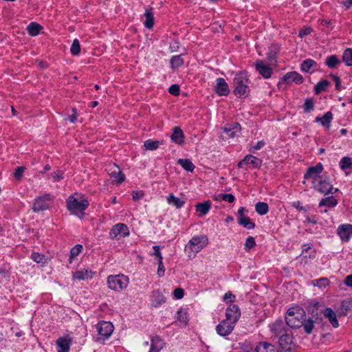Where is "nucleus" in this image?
<instances>
[{
	"label": "nucleus",
	"mask_w": 352,
	"mask_h": 352,
	"mask_svg": "<svg viewBox=\"0 0 352 352\" xmlns=\"http://www.w3.org/2000/svg\"><path fill=\"white\" fill-rule=\"evenodd\" d=\"M305 312L300 307L290 308L287 311V316L285 318L287 325L292 328H300L305 322Z\"/></svg>",
	"instance_id": "f257e3e1"
},
{
	"label": "nucleus",
	"mask_w": 352,
	"mask_h": 352,
	"mask_svg": "<svg viewBox=\"0 0 352 352\" xmlns=\"http://www.w3.org/2000/svg\"><path fill=\"white\" fill-rule=\"evenodd\" d=\"M89 206V201L87 199L78 200L74 196H69L67 200V208L73 214L81 218L84 211Z\"/></svg>",
	"instance_id": "f03ea898"
},
{
	"label": "nucleus",
	"mask_w": 352,
	"mask_h": 352,
	"mask_svg": "<svg viewBox=\"0 0 352 352\" xmlns=\"http://www.w3.org/2000/svg\"><path fill=\"white\" fill-rule=\"evenodd\" d=\"M248 83V79L245 73L240 72L236 75L233 84L234 87V93L237 97L247 96L249 91Z\"/></svg>",
	"instance_id": "7ed1b4c3"
},
{
	"label": "nucleus",
	"mask_w": 352,
	"mask_h": 352,
	"mask_svg": "<svg viewBox=\"0 0 352 352\" xmlns=\"http://www.w3.org/2000/svg\"><path fill=\"white\" fill-rule=\"evenodd\" d=\"M208 243V239L205 235L193 237L186 245V251L190 254L189 256H191V253H193V256H195V254L203 248L206 246Z\"/></svg>",
	"instance_id": "20e7f679"
},
{
	"label": "nucleus",
	"mask_w": 352,
	"mask_h": 352,
	"mask_svg": "<svg viewBox=\"0 0 352 352\" xmlns=\"http://www.w3.org/2000/svg\"><path fill=\"white\" fill-rule=\"evenodd\" d=\"M109 287L116 291L126 288L129 284V278L124 275L109 276L107 278Z\"/></svg>",
	"instance_id": "39448f33"
},
{
	"label": "nucleus",
	"mask_w": 352,
	"mask_h": 352,
	"mask_svg": "<svg viewBox=\"0 0 352 352\" xmlns=\"http://www.w3.org/2000/svg\"><path fill=\"white\" fill-rule=\"evenodd\" d=\"M316 182H314V188L321 193L327 195L329 193H333L332 191L333 188V186L329 182V178L326 176H319L316 179ZM338 189L336 188L334 192H338Z\"/></svg>",
	"instance_id": "423d86ee"
},
{
	"label": "nucleus",
	"mask_w": 352,
	"mask_h": 352,
	"mask_svg": "<svg viewBox=\"0 0 352 352\" xmlns=\"http://www.w3.org/2000/svg\"><path fill=\"white\" fill-rule=\"evenodd\" d=\"M303 82V78L302 75L297 73L296 72H291L287 73L279 81L278 87L281 88L282 85L285 83L290 84L291 82H295L296 84H301Z\"/></svg>",
	"instance_id": "0eeeda50"
},
{
	"label": "nucleus",
	"mask_w": 352,
	"mask_h": 352,
	"mask_svg": "<svg viewBox=\"0 0 352 352\" xmlns=\"http://www.w3.org/2000/svg\"><path fill=\"white\" fill-rule=\"evenodd\" d=\"M241 316V311L236 305H231L226 309V321L229 322L232 324H236V322Z\"/></svg>",
	"instance_id": "6e6552de"
},
{
	"label": "nucleus",
	"mask_w": 352,
	"mask_h": 352,
	"mask_svg": "<svg viewBox=\"0 0 352 352\" xmlns=\"http://www.w3.org/2000/svg\"><path fill=\"white\" fill-rule=\"evenodd\" d=\"M129 234L127 226L124 223H118L113 226L109 232L110 237L113 239L125 237Z\"/></svg>",
	"instance_id": "1a4fd4ad"
},
{
	"label": "nucleus",
	"mask_w": 352,
	"mask_h": 352,
	"mask_svg": "<svg viewBox=\"0 0 352 352\" xmlns=\"http://www.w3.org/2000/svg\"><path fill=\"white\" fill-rule=\"evenodd\" d=\"M50 200V195H44L36 198L33 204L32 210L34 212H40L50 208L47 201Z\"/></svg>",
	"instance_id": "9d476101"
},
{
	"label": "nucleus",
	"mask_w": 352,
	"mask_h": 352,
	"mask_svg": "<svg viewBox=\"0 0 352 352\" xmlns=\"http://www.w3.org/2000/svg\"><path fill=\"white\" fill-rule=\"evenodd\" d=\"M270 330L274 336L276 338L280 337L282 335L289 331L287 324L282 320H276L270 325Z\"/></svg>",
	"instance_id": "9b49d317"
},
{
	"label": "nucleus",
	"mask_w": 352,
	"mask_h": 352,
	"mask_svg": "<svg viewBox=\"0 0 352 352\" xmlns=\"http://www.w3.org/2000/svg\"><path fill=\"white\" fill-rule=\"evenodd\" d=\"M97 330L99 335L108 338L113 331V325L111 322L102 321L97 324Z\"/></svg>",
	"instance_id": "f8f14e48"
},
{
	"label": "nucleus",
	"mask_w": 352,
	"mask_h": 352,
	"mask_svg": "<svg viewBox=\"0 0 352 352\" xmlns=\"http://www.w3.org/2000/svg\"><path fill=\"white\" fill-rule=\"evenodd\" d=\"M255 67L256 71L265 78H269L272 74V68L271 66L267 65L263 60H257L255 62Z\"/></svg>",
	"instance_id": "ddd939ff"
},
{
	"label": "nucleus",
	"mask_w": 352,
	"mask_h": 352,
	"mask_svg": "<svg viewBox=\"0 0 352 352\" xmlns=\"http://www.w3.org/2000/svg\"><path fill=\"white\" fill-rule=\"evenodd\" d=\"M234 325L223 320L216 327L217 332L221 336L229 335L233 330Z\"/></svg>",
	"instance_id": "4468645a"
},
{
	"label": "nucleus",
	"mask_w": 352,
	"mask_h": 352,
	"mask_svg": "<svg viewBox=\"0 0 352 352\" xmlns=\"http://www.w3.org/2000/svg\"><path fill=\"white\" fill-rule=\"evenodd\" d=\"M338 316H349L352 318V298H347L342 301Z\"/></svg>",
	"instance_id": "2eb2a0df"
},
{
	"label": "nucleus",
	"mask_w": 352,
	"mask_h": 352,
	"mask_svg": "<svg viewBox=\"0 0 352 352\" xmlns=\"http://www.w3.org/2000/svg\"><path fill=\"white\" fill-rule=\"evenodd\" d=\"M322 170H323L322 164L321 163H318L316 166L309 167L307 169V171L304 176V178L307 179L312 178V179H314V182H317L316 179L319 177V176H318V175L321 173L322 172Z\"/></svg>",
	"instance_id": "dca6fc26"
},
{
	"label": "nucleus",
	"mask_w": 352,
	"mask_h": 352,
	"mask_svg": "<svg viewBox=\"0 0 352 352\" xmlns=\"http://www.w3.org/2000/svg\"><path fill=\"white\" fill-rule=\"evenodd\" d=\"M278 343L283 349L285 351L291 350V346L293 344V338L289 331L278 338Z\"/></svg>",
	"instance_id": "f3484780"
},
{
	"label": "nucleus",
	"mask_w": 352,
	"mask_h": 352,
	"mask_svg": "<svg viewBox=\"0 0 352 352\" xmlns=\"http://www.w3.org/2000/svg\"><path fill=\"white\" fill-rule=\"evenodd\" d=\"M215 91L219 96H228L230 93L228 85L226 80L222 78L217 79V85L215 86Z\"/></svg>",
	"instance_id": "a211bd4d"
},
{
	"label": "nucleus",
	"mask_w": 352,
	"mask_h": 352,
	"mask_svg": "<svg viewBox=\"0 0 352 352\" xmlns=\"http://www.w3.org/2000/svg\"><path fill=\"white\" fill-rule=\"evenodd\" d=\"M338 234L344 241H348L352 235V225L346 224L340 226L338 229Z\"/></svg>",
	"instance_id": "6ab92c4d"
},
{
	"label": "nucleus",
	"mask_w": 352,
	"mask_h": 352,
	"mask_svg": "<svg viewBox=\"0 0 352 352\" xmlns=\"http://www.w3.org/2000/svg\"><path fill=\"white\" fill-rule=\"evenodd\" d=\"M173 130V133L170 136L171 140L178 144H183L184 135L182 129L179 126H175Z\"/></svg>",
	"instance_id": "aec40b11"
},
{
	"label": "nucleus",
	"mask_w": 352,
	"mask_h": 352,
	"mask_svg": "<svg viewBox=\"0 0 352 352\" xmlns=\"http://www.w3.org/2000/svg\"><path fill=\"white\" fill-rule=\"evenodd\" d=\"M323 314L325 318H328L333 327H338L339 322L336 318V315L331 308H326L323 311Z\"/></svg>",
	"instance_id": "412c9836"
},
{
	"label": "nucleus",
	"mask_w": 352,
	"mask_h": 352,
	"mask_svg": "<svg viewBox=\"0 0 352 352\" xmlns=\"http://www.w3.org/2000/svg\"><path fill=\"white\" fill-rule=\"evenodd\" d=\"M152 306L157 307L160 305L164 303L165 302V298L163 294L159 291H154L152 293Z\"/></svg>",
	"instance_id": "4be33fe9"
},
{
	"label": "nucleus",
	"mask_w": 352,
	"mask_h": 352,
	"mask_svg": "<svg viewBox=\"0 0 352 352\" xmlns=\"http://www.w3.org/2000/svg\"><path fill=\"white\" fill-rule=\"evenodd\" d=\"M152 10V8L151 9H146L144 13L146 20L144 25L148 29H152L154 25V15Z\"/></svg>",
	"instance_id": "5701e85b"
},
{
	"label": "nucleus",
	"mask_w": 352,
	"mask_h": 352,
	"mask_svg": "<svg viewBox=\"0 0 352 352\" xmlns=\"http://www.w3.org/2000/svg\"><path fill=\"white\" fill-rule=\"evenodd\" d=\"M164 346L162 340L159 336L153 337L151 339V349L149 352H159Z\"/></svg>",
	"instance_id": "b1692460"
},
{
	"label": "nucleus",
	"mask_w": 352,
	"mask_h": 352,
	"mask_svg": "<svg viewBox=\"0 0 352 352\" xmlns=\"http://www.w3.org/2000/svg\"><path fill=\"white\" fill-rule=\"evenodd\" d=\"M196 211L200 212V216L206 215L211 208V203L210 201H206L202 203H198L196 206Z\"/></svg>",
	"instance_id": "393cba45"
},
{
	"label": "nucleus",
	"mask_w": 352,
	"mask_h": 352,
	"mask_svg": "<svg viewBox=\"0 0 352 352\" xmlns=\"http://www.w3.org/2000/svg\"><path fill=\"white\" fill-rule=\"evenodd\" d=\"M333 119V114L331 111L327 112L322 118L317 117L316 118V122H320L322 126H325L327 129H329L330 123Z\"/></svg>",
	"instance_id": "a878e982"
},
{
	"label": "nucleus",
	"mask_w": 352,
	"mask_h": 352,
	"mask_svg": "<svg viewBox=\"0 0 352 352\" xmlns=\"http://www.w3.org/2000/svg\"><path fill=\"white\" fill-rule=\"evenodd\" d=\"M257 352H276L275 347L266 342H261L256 348Z\"/></svg>",
	"instance_id": "bb28decb"
},
{
	"label": "nucleus",
	"mask_w": 352,
	"mask_h": 352,
	"mask_svg": "<svg viewBox=\"0 0 352 352\" xmlns=\"http://www.w3.org/2000/svg\"><path fill=\"white\" fill-rule=\"evenodd\" d=\"M56 344L59 348L58 352H68L69 350V340L66 338H58Z\"/></svg>",
	"instance_id": "cd10ccee"
},
{
	"label": "nucleus",
	"mask_w": 352,
	"mask_h": 352,
	"mask_svg": "<svg viewBox=\"0 0 352 352\" xmlns=\"http://www.w3.org/2000/svg\"><path fill=\"white\" fill-rule=\"evenodd\" d=\"M42 28V26L38 23L32 22L28 25L27 30L30 35L34 36L39 34V32Z\"/></svg>",
	"instance_id": "c85d7f7f"
},
{
	"label": "nucleus",
	"mask_w": 352,
	"mask_h": 352,
	"mask_svg": "<svg viewBox=\"0 0 352 352\" xmlns=\"http://www.w3.org/2000/svg\"><path fill=\"white\" fill-rule=\"evenodd\" d=\"M245 160H246V164H250L254 168H258L262 165V160L252 155L245 156Z\"/></svg>",
	"instance_id": "c756f323"
},
{
	"label": "nucleus",
	"mask_w": 352,
	"mask_h": 352,
	"mask_svg": "<svg viewBox=\"0 0 352 352\" xmlns=\"http://www.w3.org/2000/svg\"><path fill=\"white\" fill-rule=\"evenodd\" d=\"M177 163L180 164L184 170L190 172H192L195 167L192 162L188 159H179Z\"/></svg>",
	"instance_id": "7c9ffc66"
},
{
	"label": "nucleus",
	"mask_w": 352,
	"mask_h": 352,
	"mask_svg": "<svg viewBox=\"0 0 352 352\" xmlns=\"http://www.w3.org/2000/svg\"><path fill=\"white\" fill-rule=\"evenodd\" d=\"M167 201L169 204L174 205L177 208H180L184 204V201L179 198L175 197L173 194H170L167 197Z\"/></svg>",
	"instance_id": "2f4dec72"
},
{
	"label": "nucleus",
	"mask_w": 352,
	"mask_h": 352,
	"mask_svg": "<svg viewBox=\"0 0 352 352\" xmlns=\"http://www.w3.org/2000/svg\"><path fill=\"white\" fill-rule=\"evenodd\" d=\"M340 63V60L336 55L329 56L326 60V65L331 69L336 68Z\"/></svg>",
	"instance_id": "473e14b6"
},
{
	"label": "nucleus",
	"mask_w": 352,
	"mask_h": 352,
	"mask_svg": "<svg viewBox=\"0 0 352 352\" xmlns=\"http://www.w3.org/2000/svg\"><path fill=\"white\" fill-rule=\"evenodd\" d=\"M239 223L244 228L251 230L254 228L255 223L250 219L249 217H245L238 219Z\"/></svg>",
	"instance_id": "72a5a7b5"
},
{
	"label": "nucleus",
	"mask_w": 352,
	"mask_h": 352,
	"mask_svg": "<svg viewBox=\"0 0 352 352\" xmlns=\"http://www.w3.org/2000/svg\"><path fill=\"white\" fill-rule=\"evenodd\" d=\"M337 204H338V201L333 196H331V197L322 199L319 204V206L321 207L322 206H326L328 207H334Z\"/></svg>",
	"instance_id": "f704fd0d"
},
{
	"label": "nucleus",
	"mask_w": 352,
	"mask_h": 352,
	"mask_svg": "<svg viewBox=\"0 0 352 352\" xmlns=\"http://www.w3.org/2000/svg\"><path fill=\"white\" fill-rule=\"evenodd\" d=\"M318 318H316L314 320L313 318H309L307 320H305V322H303L302 326L304 327L305 331L310 334L314 329V324L317 322Z\"/></svg>",
	"instance_id": "c9c22d12"
},
{
	"label": "nucleus",
	"mask_w": 352,
	"mask_h": 352,
	"mask_svg": "<svg viewBox=\"0 0 352 352\" xmlns=\"http://www.w3.org/2000/svg\"><path fill=\"white\" fill-rule=\"evenodd\" d=\"M91 272L88 270H78L73 273V278L77 280H85L91 277L89 275Z\"/></svg>",
	"instance_id": "e433bc0d"
},
{
	"label": "nucleus",
	"mask_w": 352,
	"mask_h": 352,
	"mask_svg": "<svg viewBox=\"0 0 352 352\" xmlns=\"http://www.w3.org/2000/svg\"><path fill=\"white\" fill-rule=\"evenodd\" d=\"M278 52H279V47L276 45H272L270 47L269 52L267 53V60L270 62L272 60H275Z\"/></svg>",
	"instance_id": "4c0bfd02"
},
{
	"label": "nucleus",
	"mask_w": 352,
	"mask_h": 352,
	"mask_svg": "<svg viewBox=\"0 0 352 352\" xmlns=\"http://www.w3.org/2000/svg\"><path fill=\"white\" fill-rule=\"evenodd\" d=\"M342 60L347 66H352V48H347L344 51Z\"/></svg>",
	"instance_id": "58836bf2"
},
{
	"label": "nucleus",
	"mask_w": 352,
	"mask_h": 352,
	"mask_svg": "<svg viewBox=\"0 0 352 352\" xmlns=\"http://www.w3.org/2000/svg\"><path fill=\"white\" fill-rule=\"evenodd\" d=\"M256 211L261 215H264L267 213L269 207L265 202H258L255 206Z\"/></svg>",
	"instance_id": "ea45409f"
},
{
	"label": "nucleus",
	"mask_w": 352,
	"mask_h": 352,
	"mask_svg": "<svg viewBox=\"0 0 352 352\" xmlns=\"http://www.w3.org/2000/svg\"><path fill=\"white\" fill-rule=\"evenodd\" d=\"M172 69H177L184 64V60L182 58V55L173 56L170 60Z\"/></svg>",
	"instance_id": "a19ab883"
},
{
	"label": "nucleus",
	"mask_w": 352,
	"mask_h": 352,
	"mask_svg": "<svg viewBox=\"0 0 352 352\" xmlns=\"http://www.w3.org/2000/svg\"><path fill=\"white\" fill-rule=\"evenodd\" d=\"M160 142L158 140H148L144 142V146L146 150L153 151L157 149L160 146Z\"/></svg>",
	"instance_id": "79ce46f5"
},
{
	"label": "nucleus",
	"mask_w": 352,
	"mask_h": 352,
	"mask_svg": "<svg viewBox=\"0 0 352 352\" xmlns=\"http://www.w3.org/2000/svg\"><path fill=\"white\" fill-rule=\"evenodd\" d=\"M329 85L330 82L328 80H324L320 81L315 87L316 94H318L322 91H324Z\"/></svg>",
	"instance_id": "37998d69"
},
{
	"label": "nucleus",
	"mask_w": 352,
	"mask_h": 352,
	"mask_svg": "<svg viewBox=\"0 0 352 352\" xmlns=\"http://www.w3.org/2000/svg\"><path fill=\"white\" fill-rule=\"evenodd\" d=\"M314 65H316V63L314 60L307 59L302 62L300 68L302 71L309 72L310 69Z\"/></svg>",
	"instance_id": "c03bdc74"
},
{
	"label": "nucleus",
	"mask_w": 352,
	"mask_h": 352,
	"mask_svg": "<svg viewBox=\"0 0 352 352\" xmlns=\"http://www.w3.org/2000/svg\"><path fill=\"white\" fill-rule=\"evenodd\" d=\"M71 53L74 55H78L80 52V45L79 41L76 38L74 40L73 43L70 48Z\"/></svg>",
	"instance_id": "a18cd8bd"
},
{
	"label": "nucleus",
	"mask_w": 352,
	"mask_h": 352,
	"mask_svg": "<svg viewBox=\"0 0 352 352\" xmlns=\"http://www.w3.org/2000/svg\"><path fill=\"white\" fill-rule=\"evenodd\" d=\"M351 159L348 157H343L340 162V166L342 170L350 168L351 167Z\"/></svg>",
	"instance_id": "49530a36"
},
{
	"label": "nucleus",
	"mask_w": 352,
	"mask_h": 352,
	"mask_svg": "<svg viewBox=\"0 0 352 352\" xmlns=\"http://www.w3.org/2000/svg\"><path fill=\"white\" fill-rule=\"evenodd\" d=\"M256 246V241L253 236H249L247 238L245 243V250L248 252Z\"/></svg>",
	"instance_id": "de8ad7c7"
},
{
	"label": "nucleus",
	"mask_w": 352,
	"mask_h": 352,
	"mask_svg": "<svg viewBox=\"0 0 352 352\" xmlns=\"http://www.w3.org/2000/svg\"><path fill=\"white\" fill-rule=\"evenodd\" d=\"M31 258L37 263H41L45 262V256L43 254H41L38 252H34L31 255Z\"/></svg>",
	"instance_id": "09e8293b"
},
{
	"label": "nucleus",
	"mask_w": 352,
	"mask_h": 352,
	"mask_svg": "<svg viewBox=\"0 0 352 352\" xmlns=\"http://www.w3.org/2000/svg\"><path fill=\"white\" fill-rule=\"evenodd\" d=\"M177 318L179 321L187 324V313L183 309H180L177 313Z\"/></svg>",
	"instance_id": "8fccbe9b"
},
{
	"label": "nucleus",
	"mask_w": 352,
	"mask_h": 352,
	"mask_svg": "<svg viewBox=\"0 0 352 352\" xmlns=\"http://www.w3.org/2000/svg\"><path fill=\"white\" fill-rule=\"evenodd\" d=\"M313 284L319 287H326L329 284V280L327 278H321L313 281Z\"/></svg>",
	"instance_id": "3c124183"
},
{
	"label": "nucleus",
	"mask_w": 352,
	"mask_h": 352,
	"mask_svg": "<svg viewBox=\"0 0 352 352\" xmlns=\"http://www.w3.org/2000/svg\"><path fill=\"white\" fill-rule=\"evenodd\" d=\"M82 249V246L81 245H76L74 248H72L70 251V260H72L73 258L77 256L79 253L81 252ZM72 261H70V263Z\"/></svg>",
	"instance_id": "603ef678"
},
{
	"label": "nucleus",
	"mask_w": 352,
	"mask_h": 352,
	"mask_svg": "<svg viewBox=\"0 0 352 352\" xmlns=\"http://www.w3.org/2000/svg\"><path fill=\"white\" fill-rule=\"evenodd\" d=\"M318 307H319V304L318 302H316L314 305H310L309 306L308 309H307V311L309 314H311L312 315V317L311 318H313L314 320L316 318H318V312H316L315 314V311H318Z\"/></svg>",
	"instance_id": "864d4df0"
},
{
	"label": "nucleus",
	"mask_w": 352,
	"mask_h": 352,
	"mask_svg": "<svg viewBox=\"0 0 352 352\" xmlns=\"http://www.w3.org/2000/svg\"><path fill=\"white\" fill-rule=\"evenodd\" d=\"M314 101L311 98H307L305 100L304 104V109L306 113L310 112L314 109Z\"/></svg>",
	"instance_id": "5fc2aeb1"
},
{
	"label": "nucleus",
	"mask_w": 352,
	"mask_h": 352,
	"mask_svg": "<svg viewBox=\"0 0 352 352\" xmlns=\"http://www.w3.org/2000/svg\"><path fill=\"white\" fill-rule=\"evenodd\" d=\"M111 177L113 178V180H116L119 184H121L124 180V175L121 171L118 173L113 172L111 173Z\"/></svg>",
	"instance_id": "6e6d98bb"
},
{
	"label": "nucleus",
	"mask_w": 352,
	"mask_h": 352,
	"mask_svg": "<svg viewBox=\"0 0 352 352\" xmlns=\"http://www.w3.org/2000/svg\"><path fill=\"white\" fill-rule=\"evenodd\" d=\"M25 170V166H19L18 168H16V169L14 173V177L17 180H20L21 179V177H23Z\"/></svg>",
	"instance_id": "4d7b16f0"
},
{
	"label": "nucleus",
	"mask_w": 352,
	"mask_h": 352,
	"mask_svg": "<svg viewBox=\"0 0 352 352\" xmlns=\"http://www.w3.org/2000/svg\"><path fill=\"white\" fill-rule=\"evenodd\" d=\"M168 91L173 96H179L180 93L179 86L178 85H173L170 87Z\"/></svg>",
	"instance_id": "13d9d810"
},
{
	"label": "nucleus",
	"mask_w": 352,
	"mask_h": 352,
	"mask_svg": "<svg viewBox=\"0 0 352 352\" xmlns=\"http://www.w3.org/2000/svg\"><path fill=\"white\" fill-rule=\"evenodd\" d=\"M219 196L221 197L223 201H228L229 203L234 202L235 199L234 196L232 194H221Z\"/></svg>",
	"instance_id": "bf43d9fd"
},
{
	"label": "nucleus",
	"mask_w": 352,
	"mask_h": 352,
	"mask_svg": "<svg viewBox=\"0 0 352 352\" xmlns=\"http://www.w3.org/2000/svg\"><path fill=\"white\" fill-rule=\"evenodd\" d=\"M240 130H241V126L239 123H235L234 124V126H226L223 129V131L226 133H229L231 131H234L236 132L237 131H240Z\"/></svg>",
	"instance_id": "052dcab7"
},
{
	"label": "nucleus",
	"mask_w": 352,
	"mask_h": 352,
	"mask_svg": "<svg viewBox=\"0 0 352 352\" xmlns=\"http://www.w3.org/2000/svg\"><path fill=\"white\" fill-rule=\"evenodd\" d=\"M131 195L134 201H138L144 197V193L142 190H137L133 191Z\"/></svg>",
	"instance_id": "680f3d73"
},
{
	"label": "nucleus",
	"mask_w": 352,
	"mask_h": 352,
	"mask_svg": "<svg viewBox=\"0 0 352 352\" xmlns=\"http://www.w3.org/2000/svg\"><path fill=\"white\" fill-rule=\"evenodd\" d=\"M174 296L177 299H181L184 297V291L182 288H176L173 292Z\"/></svg>",
	"instance_id": "e2e57ef3"
},
{
	"label": "nucleus",
	"mask_w": 352,
	"mask_h": 352,
	"mask_svg": "<svg viewBox=\"0 0 352 352\" xmlns=\"http://www.w3.org/2000/svg\"><path fill=\"white\" fill-rule=\"evenodd\" d=\"M52 176L55 181H60V179H63V172L58 170L52 173Z\"/></svg>",
	"instance_id": "0e129e2a"
},
{
	"label": "nucleus",
	"mask_w": 352,
	"mask_h": 352,
	"mask_svg": "<svg viewBox=\"0 0 352 352\" xmlns=\"http://www.w3.org/2000/svg\"><path fill=\"white\" fill-rule=\"evenodd\" d=\"M331 77L333 78V81L336 83V88L337 90L341 89V80L340 78L336 75L331 74Z\"/></svg>",
	"instance_id": "69168bd1"
},
{
	"label": "nucleus",
	"mask_w": 352,
	"mask_h": 352,
	"mask_svg": "<svg viewBox=\"0 0 352 352\" xmlns=\"http://www.w3.org/2000/svg\"><path fill=\"white\" fill-rule=\"evenodd\" d=\"M312 32V29L310 28V27H307L304 29H302L300 32H299V36L302 38L304 37L305 36H307L309 34H311V32Z\"/></svg>",
	"instance_id": "338daca9"
},
{
	"label": "nucleus",
	"mask_w": 352,
	"mask_h": 352,
	"mask_svg": "<svg viewBox=\"0 0 352 352\" xmlns=\"http://www.w3.org/2000/svg\"><path fill=\"white\" fill-rule=\"evenodd\" d=\"M344 283L350 287H352V274L346 276L344 280Z\"/></svg>",
	"instance_id": "774afa93"
}]
</instances>
